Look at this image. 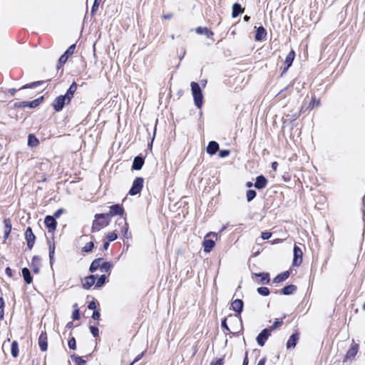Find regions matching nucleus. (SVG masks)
<instances>
[{"label": "nucleus", "mask_w": 365, "mask_h": 365, "mask_svg": "<svg viewBox=\"0 0 365 365\" xmlns=\"http://www.w3.org/2000/svg\"><path fill=\"white\" fill-rule=\"evenodd\" d=\"M8 99V95L6 90L3 88H0V101H6Z\"/></svg>", "instance_id": "de8ad7c7"}, {"label": "nucleus", "mask_w": 365, "mask_h": 365, "mask_svg": "<svg viewBox=\"0 0 365 365\" xmlns=\"http://www.w3.org/2000/svg\"><path fill=\"white\" fill-rule=\"evenodd\" d=\"M143 164L144 158L140 155L136 156L133 160L132 169L135 170H140L142 168Z\"/></svg>", "instance_id": "412c9836"}, {"label": "nucleus", "mask_w": 365, "mask_h": 365, "mask_svg": "<svg viewBox=\"0 0 365 365\" xmlns=\"http://www.w3.org/2000/svg\"><path fill=\"white\" fill-rule=\"evenodd\" d=\"M289 277V272L288 271L280 273L278 275H277L274 278L273 282H274V283L282 282L284 280H286Z\"/></svg>", "instance_id": "c756f323"}, {"label": "nucleus", "mask_w": 365, "mask_h": 365, "mask_svg": "<svg viewBox=\"0 0 365 365\" xmlns=\"http://www.w3.org/2000/svg\"><path fill=\"white\" fill-rule=\"evenodd\" d=\"M267 185V180L264 175H259L256 178L255 182L254 184V186L257 189H263Z\"/></svg>", "instance_id": "f3484780"}, {"label": "nucleus", "mask_w": 365, "mask_h": 365, "mask_svg": "<svg viewBox=\"0 0 365 365\" xmlns=\"http://www.w3.org/2000/svg\"><path fill=\"white\" fill-rule=\"evenodd\" d=\"M219 150V144L214 140L209 142L206 151L208 154L213 155H215Z\"/></svg>", "instance_id": "aec40b11"}, {"label": "nucleus", "mask_w": 365, "mask_h": 365, "mask_svg": "<svg viewBox=\"0 0 365 365\" xmlns=\"http://www.w3.org/2000/svg\"><path fill=\"white\" fill-rule=\"evenodd\" d=\"M88 309H92V310H96V304L94 301H92L91 302H89L88 305Z\"/></svg>", "instance_id": "052dcab7"}, {"label": "nucleus", "mask_w": 365, "mask_h": 365, "mask_svg": "<svg viewBox=\"0 0 365 365\" xmlns=\"http://www.w3.org/2000/svg\"><path fill=\"white\" fill-rule=\"evenodd\" d=\"M109 245H110L109 241L108 242H105L103 243V250H107L108 248V247H109Z\"/></svg>", "instance_id": "774afa93"}, {"label": "nucleus", "mask_w": 365, "mask_h": 365, "mask_svg": "<svg viewBox=\"0 0 365 365\" xmlns=\"http://www.w3.org/2000/svg\"><path fill=\"white\" fill-rule=\"evenodd\" d=\"M210 365H223V359H218L215 361H212Z\"/></svg>", "instance_id": "680f3d73"}, {"label": "nucleus", "mask_w": 365, "mask_h": 365, "mask_svg": "<svg viewBox=\"0 0 365 365\" xmlns=\"http://www.w3.org/2000/svg\"><path fill=\"white\" fill-rule=\"evenodd\" d=\"M107 238L109 242H113L118 238V235L115 232H109L107 235Z\"/></svg>", "instance_id": "09e8293b"}, {"label": "nucleus", "mask_w": 365, "mask_h": 365, "mask_svg": "<svg viewBox=\"0 0 365 365\" xmlns=\"http://www.w3.org/2000/svg\"><path fill=\"white\" fill-rule=\"evenodd\" d=\"M257 195V192L254 190H248L246 193L247 202H251Z\"/></svg>", "instance_id": "ea45409f"}, {"label": "nucleus", "mask_w": 365, "mask_h": 365, "mask_svg": "<svg viewBox=\"0 0 365 365\" xmlns=\"http://www.w3.org/2000/svg\"><path fill=\"white\" fill-rule=\"evenodd\" d=\"M259 294L262 296H268L270 293L269 289L266 287H260L257 289Z\"/></svg>", "instance_id": "a19ab883"}, {"label": "nucleus", "mask_w": 365, "mask_h": 365, "mask_svg": "<svg viewBox=\"0 0 365 365\" xmlns=\"http://www.w3.org/2000/svg\"><path fill=\"white\" fill-rule=\"evenodd\" d=\"M43 83L44 81H35L23 86L20 89L34 88L38 86L43 85Z\"/></svg>", "instance_id": "c9c22d12"}, {"label": "nucleus", "mask_w": 365, "mask_h": 365, "mask_svg": "<svg viewBox=\"0 0 365 365\" xmlns=\"http://www.w3.org/2000/svg\"><path fill=\"white\" fill-rule=\"evenodd\" d=\"M109 208V212L104 213V215H106V217L108 218L115 215H119L120 217L117 220L116 222L117 225L119 227L120 232L124 236V237L129 238L130 236L128 235V224L126 222V218L123 217L125 210L123 205L120 204H115L111 205Z\"/></svg>", "instance_id": "f257e3e1"}, {"label": "nucleus", "mask_w": 365, "mask_h": 365, "mask_svg": "<svg viewBox=\"0 0 365 365\" xmlns=\"http://www.w3.org/2000/svg\"><path fill=\"white\" fill-rule=\"evenodd\" d=\"M271 335V329H264L257 336L256 340L260 346H263Z\"/></svg>", "instance_id": "1a4fd4ad"}, {"label": "nucleus", "mask_w": 365, "mask_h": 365, "mask_svg": "<svg viewBox=\"0 0 365 365\" xmlns=\"http://www.w3.org/2000/svg\"><path fill=\"white\" fill-rule=\"evenodd\" d=\"M244 9L242 7V6L238 3H235L232 5V18L237 17L240 14L243 13Z\"/></svg>", "instance_id": "a878e982"}, {"label": "nucleus", "mask_w": 365, "mask_h": 365, "mask_svg": "<svg viewBox=\"0 0 365 365\" xmlns=\"http://www.w3.org/2000/svg\"><path fill=\"white\" fill-rule=\"evenodd\" d=\"M103 260V258H98V259H94L91 265H90V267H89V271L91 272H96L98 268L101 269V261Z\"/></svg>", "instance_id": "2f4dec72"}, {"label": "nucleus", "mask_w": 365, "mask_h": 365, "mask_svg": "<svg viewBox=\"0 0 365 365\" xmlns=\"http://www.w3.org/2000/svg\"><path fill=\"white\" fill-rule=\"evenodd\" d=\"M4 227H5L4 237L5 239H7L11 233V231L12 225H11V220L9 218H6L4 220Z\"/></svg>", "instance_id": "cd10ccee"}, {"label": "nucleus", "mask_w": 365, "mask_h": 365, "mask_svg": "<svg viewBox=\"0 0 365 365\" xmlns=\"http://www.w3.org/2000/svg\"><path fill=\"white\" fill-rule=\"evenodd\" d=\"M230 150H222L219 152V157L220 158H225L230 155Z\"/></svg>", "instance_id": "8fccbe9b"}, {"label": "nucleus", "mask_w": 365, "mask_h": 365, "mask_svg": "<svg viewBox=\"0 0 365 365\" xmlns=\"http://www.w3.org/2000/svg\"><path fill=\"white\" fill-rule=\"evenodd\" d=\"M358 349H359V344H352L351 346L349 349V350L347 351V352L346 354V359H351L354 358L358 352Z\"/></svg>", "instance_id": "5701e85b"}, {"label": "nucleus", "mask_w": 365, "mask_h": 365, "mask_svg": "<svg viewBox=\"0 0 365 365\" xmlns=\"http://www.w3.org/2000/svg\"><path fill=\"white\" fill-rule=\"evenodd\" d=\"M64 212V210L61 208V209H58L54 213H53V217H54V218H58Z\"/></svg>", "instance_id": "864d4df0"}, {"label": "nucleus", "mask_w": 365, "mask_h": 365, "mask_svg": "<svg viewBox=\"0 0 365 365\" xmlns=\"http://www.w3.org/2000/svg\"><path fill=\"white\" fill-rule=\"evenodd\" d=\"M4 307H0V320L4 319Z\"/></svg>", "instance_id": "338daca9"}, {"label": "nucleus", "mask_w": 365, "mask_h": 365, "mask_svg": "<svg viewBox=\"0 0 365 365\" xmlns=\"http://www.w3.org/2000/svg\"><path fill=\"white\" fill-rule=\"evenodd\" d=\"M49 246V261L50 264L52 267L54 263V254H55V244L53 242L48 241Z\"/></svg>", "instance_id": "c85d7f7f"}, {"label": "nucleus", "mask_w": 365, "mask_h": 365, "mask_svg": "<svg viewBox=\"0 0 365 365\" xmlns=\"http://www.w3.org/2000/svg\"><path fill=\"white\" fill-rule=\"evenodd\" d=\"M21 272L25 282L28 284H31L33 282V277L30 270L27 267H24Z\"/></svg>", "instance_id": "393cba45"}, {"label": "nucleus", "mask_w": 365, "mask_h": 365, "mask_svg": "<svg viewBox=\"0 0 365 365\" xmlns=\"http://www.w3.org/2000/svg\"><path fill=\"white\" fill-rule=\"evenodd\" d=\"M221 327L225 329L226 331H230V328L228 327L227 324V321H226V319L225 318L224 319L222 320V322H221Z\"/></svg>", "instance_id": "4d7b16f0"}, {"label": "nucleus", "mask_w": 365, "mask_h": 365, "mask_svg": "<svg viewBox=\"0 0 365 365\" xmlns=\"http://www.w3.org/2000/svg\"><path fill=\"white\" fill-rule=\"evenodd\" d=\"M267 36V31L263 26H259L257 28L256 33L255 35V39L257 41H260L265 39Z\"/></svg>", "instance_id": "6ab92c4d"}, {"label": "nucleus", "mask_w": 365, "mask_h": 365, "mask_svg": "<svg viewBox=\"0 0 365 365\" xmlns=\"http://www.w3.org/2000/svg\"><path fill=\"white\" fill-rule=\"evenodd\" d=\"M266 361H267V358L266 357H263L262 359H261L258 364L257 365H264L265 363H266Z\"/></svg>", "instance_id": "69168bd1"}, {"label": "nucleus", "mask_w": 365, "mask_h": 365, "mask_svg": "<svg viewBox=\"0 0 365 365\" xmlns=\"http://www.w3.org/2000/svg\"><path fill=\"white\" fill-rule=\"evenodd\" d=\"M94 247V244L93 242H88L83 248L82 252H90Z\"/></svg>", "instance_id": "37998d69"}, {"label": "nucleus", "mask_w": 365, "mask_h": 365, "mask_svg": "<svg viewBox=\"0 0 365 365\" xmlns=\"http://www.w3.org/2000/svg\"><path fill=\"white\" fill-rule=\"evenodd\" d=\"M302 110H303V107L301 108L299 112H297V113H288L286 115V117L288 120H295L300 116L301 112H302Z\"/></svg>", "instance_id": "4c0bfd02"}, {"label": "nucleus", "mask_w": 365, "mask_h": 365, "mask_svg": "<svg viewBox=\"0 0 365 365\" xmlns=\"http://www.w3.org/2000/svg\"><path fill=\"white\" fill-rule=\"evenodd\" d=\"M12 269L9 267L5 269V272L9 277H12Z\"/></svg>", "instance_id": "e2e57ef3"}, {"label": "nucleus", "mask_w": 365, "mask_h": 365, "mask_svg": "<svg viewBox=\"0 0 365 365\" xmlns=\"http://www.w3.org/2000/svg\"><path fill=\"white\" fill-rule=\"evenodd\" d=\"M190 86L195 106L197 108H201L203 104V95L201 88L196 82H192Z\"/></svg>", "instance_id": "20e7f679"}, {"label": "nucleus", "mask_w": 365, "mask_h": 365, "mask_svg": "<svg viewBox=\"0 0 365 365\" xmlns=\"http://www.w3.org/2000/svg\"><path fill=\"white\" fill-rule=\"evenodd\" d=\"M71 358L72 361H74L75 363H76L77 364H83L84 365L86 364V361L81 356H78L75 354H73L71 356Z\"/></svg>", "instance_id": "58836bf2"}, {"label": "nucleus", "mask_w": 365, "mask_h": 365, "mask_svg": "<svg viewBox=\"0 0 365 365\" xmlns=\"http://www.w3.org/2000/svg\"><path fill=\"white\" fill-rule=\"evenodd\" d=\"M113 267V263L111 262H104L101 265V271L104 272H110Z\"/></svg>", "instance_id": "72a5a7b5"}, {"label": "nucleus", "mask_w": 365, "mask_h": 365, "mask_svg": "<svg viewBox=\"0 0 365 365\" xmlns=\"http://www.w3.org/2000/svg\"><path fill=\"white\" fill-rule=\"evenodd\" d=\"M40 263H41V258L38 256H34L32 258L31 266L32 267L33 272L35 274H38L39 272Z\"/></svg>", "instance_id": "4be33fe9"}, {"label": "nucleus", "mask_w": 365, "mask_h": 365, "mask_svg": "<svg viewBox=\"0 0 365 365\" xmlns=\"http://www.w3.org/2000/svg\"><path fill=\"white\" fill-rule=\"evenodd\" d=\"M44 223L49 232H53L56 230L57 222L54 217L51 215L46 216Z\"/></svg>", "instance_id": "f8f14e48"}, {"label": "nucleus", "mask_w": 365, "mask_h": 365, "mask_svg": "<svg viewBox=\"0 0 365 365\" xmlns=\"http://www.w3.org/2000/svg\"><path fill=\"white\" fill-rule=\"evenodd\" d=\"M294 57H295V53L294 51H291L287 54V56H286L285 61H284L285 66L283 69L282 74L284 73L289 69V68L292 66V64L294 61Z\"/></svg>", "instance_id": "dca6fc26"}, {"label": "nucleus", "mask_w": 365, "mask_h": 365, "mask_svg": "<svg viewBox=\"0 0 365 365\" xmlns=\"http://www.w3.org/2000/svg\"><path fill=\"white\" fill-rule=\"evenodd\" d=\"M89 329L91 331V334L94 336V337H96L98 336L99 334V329L96 326H90L89 327Z\"/></svg>", "instance_id": "49530a36"}, {"label": "nucleus", "mask_w": 365, "mask_h": 365, "mask_svg": "<svg viewBox=\"0 0 365 365\" xmlns=\"http://www.w3.org/2000/svg\"><path fill=\"white\" fill-rule=\"evenodd\" d=\"M144 353L145 351H143L142 353L139 354L130 365H134L136 362L140 361L143 358Z\"/></svg>", "instance_id": "5fc2aeb1"}, {"label": "nucleus", "mask_w": 365, "mask_h": 365, "mask_svg": "<svg viewBox=\"0 0 365 365\" xmlns=\"http://www.w3.org/2000/svg\"><path fill=\"white\" fill-rule=\"evenodd\" d=\"M7 93V95L9 96H14L15 93H16L17 90L16 88H10L6 91Z\"/></svg>", "instance_id": "bf43d9fd"}, {"label": "nucleus", "mask_w": 365, "mask_h": 365, "mask_svg": "<svg viewBox=\"0 0 365 365\" xmlns=\"http://www.w3.org/2000/svg\"><path fill=\"white\" fill-rule=\"evenodd\" d=\"M106 279L107 277L106 274L101 275L96 283V287L98 288L103 287L106 284Z\"/></svg>", "instance_id": "e433bc0d"}, {"label": "nucleus", "mask_w": 365, "mask_h": 365, "mask_svg": "<svg viewBox=\"0 0 365 365\" xmlns=\"http://www.w3.org/2000/svg\"><path fill=\"white\" fill-rule=\"evenodd\" d=\"M210 235L216 237V234L215 232H210L205 236L203 240V250L206 253L210 252L215 245L213 240L207 238Z\"/></svg>", "instance_id": "6e6552de"}, {"label": "nucleus", "mask_w": 365, "mask_h": 365, "mask_svg": "<svg viewBox=\"0 0 365 365\" xmlns=\"http://www.w3.org/2000/svg\"><path fill=\"white\" fill-rule=\"evenodd\" d=\"M92 318L94 319V320H98L100 318V312L98 310H94L93 312V314H92Z\"/></svg>", "instance_id": "13d9d810"}, {"label": "nucleus", "mask_w": 365, "mask_h": 365, "mask_svg": "<svg viewBox=\"0 0 365 365\" xmlns=\"http://www.w3.org/2000/svg\"><path fill=\"white\" fill-rule=\"evenodd\" d=\"M72 319L73 320H78L80 319V312L78 309H75L72 314Z\"/></svg>", "instance_id": "603ef678"}, {"label": "nucleus", "mask_w": 365, "mask_h": 365, "mask_svg": "<svg viewBox=\"0 0 365 365\" xmlns=\"http://www.w3.org/2000/svg\"><path fill=\"white\" fill-rule=\"evenodd\" d=\"M282 324H283V322L282 320L276 319L274 321V322L273 323V324L268 329H271V331H272V330H274L277 328L281 327L282 325Z\"/></svg>", "instance_id": "c03bdc74"}, {"label": "nucleus", "mask_w": 365, "mask_h": 365, "mask_svg": "<svg viewBox=\"0 0 365 365\" xmlns=\"http://www.w3.org/2000/svg\"><path fill=\"white\" fill-rule=\"evenodd\" d=\"M248 363H249V360H248V356H247V351H246L242 365H248Z\"/></svg>", "instance_id": "0e129e2a"}, {"label": "nucleus", "mask_w": 365, "mask_h": 365, "mask_svg": "<svg viewBox=\"0 0 365 365\" xmlns=\"http://www.w3.org/2000/svg\"><path fill=\"white\" fill-rule=\"evenodd\" d=\"M297 290V287L294 284H289L283 287L280 292L284 295H289L293 294Z\"/></svg>", "instance_id": "bb28decb"}, {"label": "nucleus", "mask_w": 365, "mask_h": 365, "mask_svg": "<svg viewBox=\"0 0 365 365\" xmlns=\"http://www.w3.org/2000/svg\"><path fill=\"white\" fill-rule=\"evenodd\" d=\"M39 143V141L37 139V138L33 135V134H29V136H28V145L29 146H31V147H35V146H37Z\"/></svg>", "instance_id": "473e14b6"}, {"label": "nucleus", "mask_w": 365, "mask_h": 365, "mask_svg": "<svg viewBox=\"0 0 365 365\" xmlns=\"http://www.w3.org/2000/svg\"><path fill=\"white\" fill-rule=\"evenodd\" d=\"M68 345L69 349L75 350L76 349V341L74 337H71L68 341Z\"/></svg>", "instance_id": "a18cd8bd"}, {"label": "nucleus", "mask_w": 365, "mask_h": 365, "mask_svg": "<svg viewBox=\"0 0 365 365\" xmlns=\"http://www.w3.org/2000/svg\"><path fill=\"white\" fill-rule=\"evenodd\" d=\"M25 238L27 242V247L29 250H31L34 247L36 237L34 234L33 233L32 229L30 227H28L26 228V232H25Z\"/></svg>", "instance_id": "9d476101"}, {"label": "nucleus", "mask_w": 365, "mask_h": 365, "mask_svg": "<svg viewBox=\"0 0 365 365\" xmlns=\"http://www.w3.org/2000/svg\"><path fill=\"white\" fill-rule=\"evenodd\" d=\"M144 180L141 177L136 178L132 185L131 188L130 189L128 193L130 195H135L140 192L143 187Z\"/></svg>", "instance_id": "39448f33"}, {"label": "nucleus", "mask_w": 365, "mask_h": 365, "mask_svg": "<svg viewBox=\"0 0 365 365\" xmlns=\"http://www.w3.org/2000/svg\"><path fill=\"white\" fill-rule=\"evenodd\" d=\"M11 353L14 358H16L19 355V344L16 341H14L11 344Z\"/></svg>", "instance_id": "f704fd0d"}, {"label": "nucleus", "mask_w": 365, "mask_h": 365, "mask_svg": "<svg viewBox=\"0 0 365 365\" xmlns=\"http://www.w3.org/2000/svg\"><path fill=\"white\" fill-rule=\"evenodd\" d=\"M195 31L197 34L205 35L207 38H211L214 35L213 32L207 27L199 26L195 29Z\"/></svg>", "instance_id": "b1692460"}, {"label": "nucleus", "mask_w": 365, "mask_h": 365, "mask_svg": "<svg viewBox=\"0 0 365 365\" xmlns=\"http://www.w3.org/2000/svg\"><path fill=\"white\" fill-rule=\"evenodd\" d=\"M320 104V102L319 100H316L315 98H312V101L309 103V107L311 108H313L314 106H319Z\"/></svg>", "instance_id": "3c124183"}, {"label": "nucleus", "mask_w": 365, "mask_h": 365, "mask_svg": "<svg viewBox=\"0 0 365 365\" xmlns=\"http://www.w3.org/2000/svg\"><path fill=\"white\" fill-rule=\"evenodd\" d=\"M43 100V96H41L34 101H21L18 102L14 104L15 107L17 108H24V107H29L31 108H35L37 106H38L41 103Z\"/></svg>", "instance_id": "423d86ee"}, {"label": "nucleus", "mask_w": 365, "mask_h": 365, "mask_svg": "<svg viewBox=\"0 0 365 365\" xmlns=\"http://www.w3.org/2000/svg\"><path fill=\"white\" fill-rule=\"evenodd\" d=\"M102 0H94L93 6L91 8V16H94L96 12L98 11L99 5Z\"/></svg>", "instance_id": "79ce46f5"}, {"label": "nucleus", "mask_w": 365, "mask_h": 365, "mask_svg": "<svg viewBox=\"0 0 365 365\" xmlns=\"http://www.w3.org/2000/svg\"><path fill=\"white\" fill-rule=\"evenodd\" d=\"M96 275L91 274L84 278V282L82 283V287L84 289H89L95 284Z\"/></svg>", "instance_id": "4468645a"}, {"label": "nucleus", "mask_w": 365, "mask_h": 365, "mask_svg": "<svg viewBox=\"0 0 365 365\" xmlns=\"http://www.w3.org/2000/svg\"><path fill=\"white\" fill-rule=\"evenodd\" d=\"M294 259L292 262L293 266H299L302 262V251L297 245L294 247Z\"/></svg>", "instance_id": "9b49d317"}, {"label": "nucleus", "mask_w": 365, "mask_h": 365, "mask_svg": "<svg viewBox=\"0 0 365 365\" xmlns=\"http://www.w3.org/2000/svg\"><path fill=\"white\" fill-rule=\"evenodd\" d=\"M299 339V334L296 331L293 333L289 338V339L287 341V348L291 349L294 348L297 344V341Z\"/></svg>", "instance_id": "2eb2a0df"}, {"label": "nucleus", "mask_w": 365, "mask_h": 365, "mask_svg": "<svg viewBox=\"0 0 365 365\" xmlns=\"http://www.w3.org/2000/svg\"><path fill=\"white\" fill-rule=\"evenodd\" d=\"M76 89L77 84L76 82H73L65 95L58 96L53 100L52 106L55 111L60 112L63 110L65 105L68 104L71 102Z\"/></svg>", "instance_id": "f03ea898"}, {"label": "nucleus", "mask_w": 365, "mask_h": 365, "mask_svg": "<svg viewBox=\"0 0 365 365\" xmlns=\"http://www.w3.org/2000/svg\"><path fill=\"white\" fill-rule=\"evenodd\" d=\"M38 346L42 351H45L48 348L47 334L46 331H42L38 340Z\"/></svg>", "instance_id": "ddd939ff"}, {"label": "nucleus", "mask_w": 365, "mask_h": 365, "mask_svg": "<svg viewBox=\"0 0 365 365\" xmlns=\"http://www.w3.org/2000/svg\"><path fill=\"white\" fill-rule=\"evenodd\" d=\"M75 48H76V44H72L64 52V53L61 56V57L58 59V63L57 66L58 68H59L62 65L66 63L68 57L74 53Z\"/></svg>", "instance_id": "0eeeda50"}, {"label": "nucleus", "mask_w": 365, "mask_h": 365, "mask_svg": "<svg viewBox=\"0 0 365 365\" xmlns=\"http://www.w3.org/2000/svg\"><path fill=\"white\" fill-rule=\"evenodd\" d=\"M253 275L257 277H260V282L262 284H269L270 279L269 273L260 272V273H254Z\"/></svg>", "instance_id": "7c9ffc66"}, {"label": "nucleus", "mask_w": 365, "mask_h": 365, "mask_svg": "<svg viewBox=\"0 0 365 365\" xmlns=\"http://www.w3.org/2000/svg\"><path fill=\"white\" fill-rule=\"evenodd\" d=\"M110 220L104 213L96 214L93 222L91 230L93 232H98L109 225Z\"/></svg>", "instance_id": "7ed1b4c3"}, {"label": "nucleus", "mask_w": 365, "mask_h": 365, "mask_svg": "<svg viewBox=\"0 0 365 365\" xmlns=\"http://www.w3.org/2000/svg\"><path fill=\"white\" fill-rule=\"evenodd\" d=\"M272 233L269 232H262L261 235V237L262 240H268L271 237Z\"/></svg>", "instance_id": "6e6d98bb"}, {"label": "nucleus", "mask_w": 365, "mask_h": 365, "mask_svg": "<svg viewBox=\"0 0 365 365\" xmlns=\"http://www.w3.org/2000/svg\"><path fill=\"white\" fill-rule=\"evenodd\" d=\"M231 306L232 309L237 314H240L243 310L244 303L242 299H235L232 302Z\"/></svg>", "instance_id": "a211bd4d"}]
</instances>
